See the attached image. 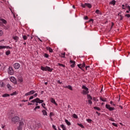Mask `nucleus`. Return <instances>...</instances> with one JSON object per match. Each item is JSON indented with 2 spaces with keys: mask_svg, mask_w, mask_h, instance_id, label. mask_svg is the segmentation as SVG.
Listing matches in <instances>:
<instances>
[{
  "mask_svg": "<svg viewBox=\"0 0 130 130\" xmlns=\"http://www.w3.org/2000/svg\"><path fill=\"white\" fill-rule=\"evenodd\" d=\"M40 126H41V124L34 121L31 123V125L29 126V128H30L31 130H35L39 128Z\"/></svg>",
  "mask_w": 130,
  "mask_h": 130,
  "instance_id": "nucleus-1",
  "label": "nucleus"
},
{
  "mask_svg": "<svg viewBox=\"0 0 130 130\" xmlns=\"http://www.w3.org/2000/svg\"><path fill=\"white\" fill-rule=\"evenodd\" d=\"M41 69L42 70V71H48V72H52V71H53V69L50 68V67L48 66H46V67H44L43 66H42L41 68Z\"/></svg>",
  "mask_w": 130,
  "mask_h": 130,
  "instance_id": "nucleus-2",
  "label": "nucleus"
},
{
  "mask_svg": "<svg viewBox=\"0 0 130 130\" xmlns=\"http://www.w3.org/2000/svg\"><path fill=\"white\" fill-rule=\"evenodd\" d=\"M19 120H20V118L18 116H15L12 118V122H14L15 123H16V122H18Z\"/></svg>",
  "mask_w": 130,
  "mask_h": 130,
  "instance_id": "nucleus-3",
  "label": "nucleus"
},
{
  "mask_svg": "<svg viewBox=\"0 0 130 130\" xmlns=\"http://www.w3.org/2000/svg\"><path fill=\"white\" fill-rule=\"evenodd\" d=\"M106 108L107 109H109L110 111H113L114 109H115L114 108H112L110 107V105H106Z\"/></svg>",
  "mask_w": 130,
  "mask_h": 130,
  "instance_id": "nucleus-4",
  "label": "nucleus"
},
{
  "mask_svg": "<svg viewBox=\"0 0 130 130\" xmlns=\"http://www.w3.org/2000/svg\"><path fill=\"white\" fill-rule=\"evenodd\" d=\"M8 74L9 75H13L14 74V70H13V68L11 67L9 68Z\"/></svg>",
  "mask_w": 130,
  "mask_h": 130,
  "instance_id": "nucleus-5",
  "label": "nucleus"
},
{
  "mask_svg": "<svg viewBox=\"0 0 130 130\" xmlns=\"http://www.w3.org/2000/svg\"><path fill=\"white\" fill-rule=\"evenodd\" d=\"M10 81L12 83H14V84H17V79L14 77H11L10 78Z\"/></svg>",
  "mask_w": 130,
  "mask_h": 130,
  "instance_id": "nucleus-6",
  "label": "nucleus"
},
{
  "mask_svg": "<svg viewBox=\"0 0 130 130\" xmlns=\"http://www.w3.org/2000/svg\"><path fill=\"white\" fill-rule=\"evenodd\" d=\"M13 67L15 70H18L20 68V64L19 63H15L13 64Z\"/></svg>",
  "mask_w": 130,
  "mask_h": 130,
  "instance_id": "nucleus-7",
  "label": "nucleus"
},
{
  "mask_svg": "<svg viewBox=\"0 0 130 130\" xmlns=\"http://www.w3.org/2000/svg\"><path fill=\"white\" fill-rule=\"evenodd\" d=\"M34 93H35V90H31L29 92L25 93V96H29L30 95H33V94H34Z\"/></svg>",
  "mask_w": 130,
  "mask_h": 130,
  "instance_id": "nucleus-8",
  "label": "nucleus"
},
{
  "mask_svg": "<svg viewBox=\"0 0 130 130\" xmlns=\"http://www.w3.org/2000/svg\"><path fill=\"white\" fill-rule=\"evenodd\" d=\"M4 48H9V49H12L13 47H10L9 46H0V49H3Z\"/></svg>",
  "mask_w": 130,
  "mask_h": 130,
  "instance_id": "nucleus-9",
  "label": "nucleus"
},
{
  "mask_svg": "<svg viewBox=\"0 0 130 130\" xmlns=\"http://www.w3.org/2000/svg\"><path fill=\"white\" fill-rule=\"evenodd\" d=\"M43 102H44V101H43V100H40V98H37V103H43Z\"/></svg>",
  "mask_w": 130,
  "mask_h": 130,
  "instance_id": "nucleus-10",
  "label": "nucleus"
},
{
  "mask_svg": "<svg viewBox=\"0 0 130 130\" xmlns=\"http://www.w3.org/2000/svg\"><path fill=\"white\" fill-rule=\"evenodd\" d=\"M51 102L53 103V104H54L55 105H56V106H57V103H56V102H55V100H54V99L51 98Z\"/></svg>",
  "mask_w": 130,
  "mask_h": 130,
  "instance_id": "nucleus-11",
  "label": "nucleus"
},
{
  "mask_svg": "<svg viewBox=\"0 0 130 130\" xmlns=\"http://www.w3.org/2000/svg\"><path fill=\"white\" fill-rule=\"evenodd\" d=\"M70 63H73L71 65V68H75V64L76 63V62L75 61L70 60Z\"/></svg>",
  "mask_w": 130,
  "mask_h": 130,
  "instance_id": "nucleus-12",
  "label": "nucleus"
},
{
  "mask_svg": "<svg viewBox=\"0 0 130 130\" xmlns=\"http://www.w3.org/2000/svg\"><path fill=\"white\" fill-rule=\"evenodd\" d=\"M82 94L83 95H87V94H89V90H83V91H82Z\"/></svg>",
  "mask_w": 130,
  "mask_h": 130,
  "instance_id": "nucleus-13",
  "label": "nucleus"
},
{
  "mask_svg": "<svg viewBox=\"0 0 130 130\" xmlns=\"http://www.w3.org/2000/svg\"><path fill=\"white\" fill-rule=\"evenodd\" d=\"M64 87L67 89H69V90H71V91L73 90V87L71 85L66 86Z\"/></svg>",
  "mask_w": 130,
  "mask_h": 130,
  "instance_id": "nucleus-14",
  "label": "nucleus"
},
{
  "mask_svg": "<svg viewBox=\"0 0 130 130\" xmlns=\"http://www.w3.org/2000/svg\"><path fill=\"white\" fill-rule=\"evenodd\" d=\"M85 6L86 7H87V8H89V9H91V8H92V5L89 3H85Z\"/></svg>",
  "mask_w": 130,
  "mask_h": 130,
  "instance_id": "nucleus-15",
  "label": "nucleus"
},
{
  "mask_svg": "<svg viewBox=\"0 0 130 130\" xmlns=\"http://www.w3.org/2000/svg\"><path fill=\"white\" fill-rule=\"evenodd\" d=\"M47 50H49V52H53V50H52V48L47 47Z\"/></svg>",
  "mask_w": 130,
  "mask_h": 130,
  "instance_id": "nucleus-16",
  "label": "nucleus"
},
{
  "mask_svg": "<svg viewBox=\"0 0 130 130\" xmlns=\"http://www.w3.org/2000/svg\"><path fill=\"white\" fill-rule=\"evenodd\" d=\"M2 97L6 98V97H10V94L9 93H5L2 95Z\"/></svg>",
  "mask_w": 130,
  "mask_h": 130,
  "instance_id": "nucleus-17",
  "label": "nucleus"
},
{
  "mask_svg": "<svg viewBox=\"0 0 130 130\" xmlns=\"http://www.w3.org/2000/svg\"><path fill=\"white\" fill-rule=\"evenodd\" d=\"M65 122L67 123L69 126H70L71 125V122L69 121L67 119H65Z\"/></svg>",
  "mask_w": 130,
  "mask_h": 130,
  "instance_id": "nucleus-18",
  "label": "nucleus"
},
{
  "mask_svg": "<svg viewBox=\"0 0 130 130\" xmlns=\"http://www.w3.org/2000/svg\"><path fill=\"white\" fill-rule=\"evenodd\" d=\"M82 88L84 89V90L85 91H89V88L86 87V86L85 85H83Z\"/></svg>",
  "mask_w": 130,
  "mask_h": 130,
  "instance_id": "nucleus-19",
  "label": "nucleus"
},
{
  "mask_svg": "<svg viewBox=\"0 0 130 130\" xmlns=\"http://www.w3.org/2000/svg\"><path fill=\"white\" fill-rule=\"evenodd\" d=\"M24 125V122L23 121H20L19 122V125L18 126L19 127H23Z\"/></svg>",
  "mask_w": 130,
  "mask_h": 130,
  "instance_id": "nucleus-20",
  "label": "nucleus"
},
{
  "mask_svg": "<svg viewBox=\"0 0 130 130\" xmlns=\"http://www.w3.org/2000/svg\"><path fill=\"white\" fill-rule=\"evenodd\" d=\"M13 39L15 40V42H18V40H19V37L17 36L13 37Z\"/></svg>",
  "mask_w": 130,
  "mask_h": 130,
  "instance_id": "nucleus-21",
  "label": "nucleus"
},
{
  "mask_svg": "<svg viewBox=\"0 0 130 130\" xmlns=\"http://www.w3.org/2000/svg\"><path fill=\"white\" fill-rule=\"evenodd\" d=\"M87 99H88V100H93V98H92L91 96H90V94H87Z\"/></svg>",
  "mask_w": 130,
  "mask_h": 130,
  "instance_id": "nucleus-22",
  "label": "nucleus"
},
{
  "mask_svg": "<svg viewBox=\"0 0 130 130\" xmlns=\"http://www.w3.org/2000/svg\"><path fill=\"white\" fill-rule=\"evenodd\" d=\"M115 3H116V2L115 0H113L110 2V5H113V6H114L115 5Z\"/></svg>",
  "mask_w": 130,
  "mask_h": 130,
  "instance_id": "nucleus-23",
  "label": "nucleus"
},
{
  "mask_svg": "<svg viewBox=\"0 0 130 130\" xmlns=\"http://www.w3.org/2000/svg\"><path fill=\"white\" fill-rule=\"evenodd\" d=\"M0 21H2V22L3 23V24H7V20L4 19H1Z\"/></svg>",
  "mask_w": 130,
  "mask_h": 130,
  "instance_id": "nucleus-24",
  "label": "nucleus"
},
{
  "mask_svg": "<svg viewBox=\"0 0 130 130\" xmlns=\"http://www.w3.org/2000/svg\"><path fill=\"white\" fill-rule=\"evenodd\" d=\"M42 113L43 115H47V112H46V111H45V110H42Z\"/></svg>",
  "mask_w": 130,
  "mask_h": 130,
  "instance_id": "nucleus-25",
  "label": "nucleus"
},
{
  "mask_svg": "<svg viewBox=\"0 0 130 130\" xmlns=\"http://www.w3.org/2000/svg\"><path fill=\"white\" fill-rule=\"evenodd\" d=\"M61 127L62 128L63 130H67V128H66V126H64V124H61Z\"/></svg>",
  "mask_w": 130,
  "mask_h": 130,
  "instance_id": "nucleus-26",
  "label": "nucleus"
},
{
  "mask_svg": "<svg viewBox=\"0 0 130 130\" xmlns=\"http://www.w3.org/2000/svg\"><path fill=\"white\" fill-rule=\"evenodd\" d=\"M93 109L96 110H98L99 111H100V110H101V109L99 108L98 107H94Z\"/></svg>",
  "mask_w": 130,
  "mask_h": 130,
  "instance_id": "nucleus-27",
  "label": "nucleus"
},
{
  "mask_svg": "<svg viewBox=\"0 0 130 130\" xmlns=\"http://www.w3.org/2000/svg\"><path fill=\"white\" fill-rule=\"evenodd\" d=\"M7 87L9 89V90H12V86H11V85L7 84Z\"/></svg>",
  "mask_w": 130,
  "mask_h": 130,
  "instance_id": "nucleus-28",
  "label": "nucleus"
},
{
  "mask_svg": "<svg viewBox=\"0 0 130 130\" xmlns=\"http://www.w3.org/2000/svg\"><path fill=\"white\" fill-rule=\"evenodd\" d=\"M31 102H32V103H35V102L37 103V98L31 101Z\"/></svg>",
  "mask_w": 130,
  "mask_h": 130,
  "instance_id": "nucleus-29",
  "label": "nucleus"
},
{
  "mask_svg": "<svg viewBox=\"0 0 130 130\" xmlns=\"http://www.w3.org/2000/svg\"><path fill=\"white\" fill-rule=\"evenodd\" d=\"M6 55H9V54H11V51L8 50L7 51H6Z\"/></svg>",
  "mask_w": 130,
  "mask_h": 130,
  "instance_id": "nucleus-30",
  "label": "nucleus"
},
{
  "mask_svg": "<svg viewBox=\"0 0 130 130\" xmlns=\"http://www.w3.org/2000/svg\"><path fill=\"white\" fill-rule=\"evenodd\" d=\"M17 91H14L12 93H11V96H14V95H17Z\"/></svg>",
  "mask_w": 130,
  "mask_h": 130,
  "instance_id": "nucleus-31",
  "label": "nucleus"
},
{
  "mask_svg": "<svg viewBox=\"0 0 130 130\" xmlns=\"http://www.w3.org/2000/svg\"><path fill=\"white\" fill-rule=\"evenodd\" d=\"M78 125H79V126H80V127H82V128H84L85 127L84 125H83V124L81 123H78Z\"/></svg>",
  "mask_w": 130,
  "mask_h": 130,
  "instance_id": "nucleus-32",
  "label": "nucleus"
},
{
  "mask_svg": "<svg viewBox=\"0 0 130 130\" xmlns=\"http://www.w3.org/2000/svg\"><path fill=\"white\" fill-rule=\"evenodd\" d=\"M58 65L59 67H62L63 68H66V66H65L64 64H61V63H58Z\"/></svg>",
  "mask_w": 130,
  "mask_h": 130,
  "instance_id": "nucleus-33",
  "label": "nucleus"
},
{
  "mask_svg": "<svg viewBox=\"0 0 130 130\" xmlns=\"http://www.w3.org/2000/svg\"><path fill=\"white\" fill-rule=\"evenodd\" d=\"M100 100H101V101H103V102H106L107 101L106 100V99H105V100L103 99V98H100Z\"/></svg>",
  "mask_w": 130,
  "mask_h": 130,
  "instance_id": "nucleus-34",
  "label": "nucleus"
},
{
  "mask_svg": "<svg viewBox=\"0 0 130 130\" xmlns=\"http://www.w3.org/2000/svg\"><path fill=\"white\" fill-rule=\"evenodd\" d=\"M40 108V106H37L34 109L35 111H36V109H39Z\"/></svg>",
  "mask_w": 130,
  "mask_h": 130,
  "instance_id": "nucleus-35",
  "label": "nucleus"
},
{
  "mask_svg": "<svg viewBox=\"0 0 130 130\" xmlns=\"http://www.w3.org/2000/svg\"><path fill=\"white\" fill-rule=\"evenodd\" d=\"M22 38H23V40H27V36H26L25 35H24V36L23 35Z\"/></svg>",
  "mask_w": 130,
  "mask_h": 130,
  "instance_id": "nucleus-36",
  "label": "nucleus"
},
{
  "mask_svg": "<svg viewBox=\"0 0 130 130\" xmlns=\"http://www.w3.org/2000/svg\"><path fill=\"white\" fill-rule=\"evenodd\" d=\"M86 121H87V122H89V123H91V122H92V120H91V119H87Z\"/></svg>",
  "mask_w": 130,
  "mask_h": 130,
  "instance_id": "nucleus-37",
  "label": "nucleus"
},
{
  "mask_svg": "<svg viewBox=\"0 0 130 130\" xmlns=\"http://www.w3.org/2000/svg\"><path fill=\"white\" fill-rule=\"evenodd\" d=\"M81 66H82V64H78L77 65V67H78V68H79V69H80V70H82L83 69V67H81Z\"/></svg>",
  "mask_w": 130,
  "mask_h": 130,
  "instance_id": "nucleus-38",
  "label": "nucleus"
},
{
  "mask_svg": "<svg viewBox=\"0 0 130 130\" xmlns=\"http://www.w3.org/2000/svg\"><path fill=\"white\" fill-rule=\"evenodd\" d=\"M42 107H43V108L44 109H46V108L45 107V103L42 104Z\"/></svg>",
  "mask_w": 130,
  "mask_h": 130,
  "instance_id": "nucleus-39",
  "label": "nucleus"
},
{
  "mask_svg": "<svg viewBox=\"0 0 130 130\" xmlns=\"http://www.w3.org/2000/svg\"><path fill=\"white\" fill-rule=\"evenodd\" d=\"M73 116L74 118H78V116L76 114H74Z\"/></svg>",
  "mask_w": 130,
  "mask_h": 130,
  "instance_id": "nucleus-40",
  "label": "nucleus"
},
{
  "mask_svg": "<svg viewBox=\"0 0 130 130\" xmlns=\"http://www.w3.org/2000/svg\"><path fill=\"white\" fill-rule=\"evenodd\" d=\"M81 64V67L82 68H85V67H86V64H85L84 62L83 63H82V64Z\"/></svg>",
  "mask_w": 130,
  "mask_h": 130,
  "instance_id": "nucleus-41",
  "label": "nucleus"
},
{
  "mask_svg": "<svg viewBox=\"0 0 130 130\" xmlns=\"http://www.w3.org/2000/svg\"><path fill=\"white\" fill-rule=\"evenodd\" d=\"M112 125H114V126H115L116 127H117V126H118L117 125V124H116L115 123H112Z\"/></svg>",
  "mask_w": 130,
  "mask_h": 130,
  "instance_id": "nucleus-42",
  "label": "nucleus"
},
{
  "mask_svg": "<svg viewBox=\"0 0 130 130\" xmlns=\"http://www.w3.org/2000/svg\"><path fill=\"white\" fill-rule=\"evenodd\" d=\"M61 55H63L62 56V57H63V58H64V57H66V53L64 52L63 53H61Z\"/></svg>",
  "mask_w": 130,
  "mask_h": 130,
  "instance_id": "nucleus-43",
  "label": "nucleus"
},
{
  "mask_svg": "<svg viewBox=\"0 0 130 130\" xmlns=\"http://www.w3.org/2000/svg\"><path fill=\"white\" fill-rule=\"evenodd\" d=\"M81 7H82V8H86V5H85V3L84 4H83L82 3L81 4Z\"/></svg>",
  "mask_w": 130,
  "mask_h": 130,
  "instance_id": "nucleus-44",
  "label": "nucleus"
},
{
  "mask_svg": "<svg viewBox=\"0 0 130 130\" xmlns=\"http://www.w3.org/2000/svg\"><path fill=\"white\" fill-rule=\"evenodd\" d=\"M52 127L54 130H57V129H56V126L55 125H53Z\"/></svg>",
  "mask_w": 130,
  "mask_h": 130,
  "instance_id": "nucleus-45",
  "label": "nucleus"
},
{
  "mask_svg": "<svg viewBox=\"0 0 130 130\" xmlns=\"http://www.w3.org/2000/svg\"><path fill=\"white\" fill-rule=\"evenodd\" d=\"M44 56H45V57H46L47 58V57H48L49 56V55H48V54L45 53L44 54Z\"/></svg>",
  "mask_w": 130,
  "mask_h": 130,
  "instance_id": "nucleus-46",
  "label": "nucleus"
},
{
  "mask_svg": "<svg viewBox=\"0 0 130 130\" xmlns=\"http://www.w3.org/2000/svg\"><path fill=\"white\" fill-rule=\"evenodd\" d=\"M1 87H5V84L4 83V82L1 83Z\"/></svg>",
  "mask_w": 130,
  "mask_h": 130,
  "instance_id": "nucleus-47",
  "label": "nucleus"
},
{
  "mask_svg": "<svg viewBox=\"0 0 130 130\" xmlns=\"http://www.w3.org/2000/svg\"><path fill=\"white\" fill-rule=\"evenodd\" d=\"M95 13H96V14H98H98H99V13H100V11L99 10H96L95 11Z\"/></svg>",
  "mask_w": 130,
  "mask_h": 130,
  "instance_id": "nucleus-48",
  "label": "nucleus"
},
{
  "mask_svg": "<svg viewBox=\"0 0 130 130\" xmlns=\"http://www.w3.org/2000/svg\"><path fill=\"white\" fill-rule=\"evenodd\" d=\"M109 120H111V121H115V120L112 118H109Z\"/></svg>",
  "mask_w": 130,
  "mask_h": 130,
  "instance_id": "nucleus-49",
  "label": "nucleus"
},
{
  "mask_svg": "<svg viewBox=\"0 0 130 130\" xmlns=\"http://www.w3.org/2000/svg\"><path fill=\"white\" fill-rule=\"evenodd\" d=\"M34 98V96L31 95L29 98V100H32V99H33Z\"/></svg>",
  "mask_w": 130,
  "mask_h": 130,
  "instance_id": "nucleus-50",
  "label": "nucleus"
},
{
  "mask_svg": "<svg viewBox=\"0 0 130 130\" xmlns=\"http://www.w3.org/2000/svg\"><path fill=\"white\" fill-rule=\"evenodd\" d=\"M3 34H4L3 30H0V36H2Z\"/></svg>",
  "mask_w": 130,
  "mask_h": 130,
  "instance_id": "nucleus-51",
  "label": "nucleus"
},
{
  "mask_svg": "<svg viewBox=\"0 0 130 130\" xmlns=\"http://www.w3.org/2000/svg\"><path fill=\"white\" fill-rule=\"evenodd\" d=\"M88 103L89 104L92 105V101H91V100H88Z\"/></svg>",
  "mask_w": 130,
  "mask_h": 130,
  "instance_id": "nucleus-52",
  "label": "nucleus"
},
{
  "mask_svg": "<svg viewBox=\"0 0 130 130\" xmlns=\"http://www.w3.org/2000/svg\"><path fill=\"white\" fill-rule=\"evenodd\" d=\"M120 21L122 20V19H123V16H122V15H120Z\"/></svg>",
  "mask_w": 130,
  "mask_h": 130,
  "instance_id": "nucleus-53",
  "label": "nucleus"
},
{
  "mask_svg": "<svg viewBox=\"0 0 130 130\" xmlns=\"http://www.w3.org/2000/svg\"><path fill=\"white\" fill-rule=\"evenodd\" d=\"M125 17H127V18H130V15L129 14H125Z\"/></svg>",
  "mask_w": 130,
  "mask_h": 130,
  "instance_id": "nucleus-54",
  "label": "nucleus"
},
{
  "mask_svg": "<svg viewBox=\"0 0 130 130\" xmlns=\"http://www.w3.org/2000/svg\"><path fill=\"white\" fill-rule=\"evenodd\" d=\"M124 7H125V5H122V9H123V10H125V8H124Z\"/></svg>",
  "mask_w": 130,
  "mask_h": 130,
  "instance_id": "nucleus-55",
  "label": "nucleus"
},
{
  "mask_svg": "<svg viewBox=\"0 0 130 130\" xmlns=\"http://www.w3.org/2000/svg\"><path fill=\"white\" fill-rule=\"evenodd\" d=\"M84 20H88L89 18H88V16H86L85 17H84Z\"/></svg>",
  "mask_w": 130,
  "mask_h": 130,
  "instance_id": "nucleus-56",
  "label": "nucleus"
},
{
  "mask_svg": "<svg viewBox=\"0 0 130 130\" xmlns=\"http://www.w3.org/2000/svg\"><path fill=\"white\" fill-rule=\"evenodd\" d=\"M57 83H58V84H62V82H60V80H58L57 81Z\"/></svg>",
  "mask_w": 130,
  "mask_h": 130,
  "instance_id": "nucleus-57",
  "label": "nucleus"
},
{
  "mask_svg": "<svg viewBox=\"0 0 130 130\" xmlns=\"http://www.w3.org/2000/svg\"><path fill=\"white\" fill-rule=\"evenodd\" d=\"M22 128H23V127L18 126L17 130H22Z\"/></svg>",
  "mask_w": 130,
  "mask_h": 130,
  "instance_id": "nucleus-58",
  "label": "nucleus"
},
{
  "mask_svg": "<svg viewBox=\"0 0 130 130\" xmlns=\"http://www.w3.org/2000/svg\"><path fill=\"white\" fill-rule=\"evenodd\" d=\"M18 81L22 83V82H23V80L22 79H18Z\"/></svg>",
  "mask_w": 130,
  "mask_h": 130,
  "instance_id": "nucleus-59",
  "label": "nucleus"
},
{
  "mask_svg": "<svg viewBox=\"0 0 130 130\" xmlns=\"http://www.w3.org/2000/svg\"><path fill=\"white\" fill-rule=\"evenodd\" d=\"M38 95V94H37V93H35V94L34 95H32V96H34V97H37Z\"/></svg>",
  "mask_w": 130,
  "mask_h": 130,
  "instance_id": "nucleus-60",
  "label": "nucleus"
},
{
  "mask_svg": "<svg viewBox=\"0 0 130 130\" xmlns=\"http://www.w3.org/2000/svg\"><path fill=\"white\" fill-rule=\"evenodd\" d=\"M53 114V113L52 112L50 113V115H49L50 117H51V116H52Z\"/></svg>",
  "mask_w": 130,
  "mask_h": 130,
  "instance_id": "nucleus-61",
  "label": "nucleus"
},
{
  "mask_svg": "<svg viewBox=\"0 0 130 130\" xmlns=\"http://www.w3.org/2000/svg\"><path fill=\"white\" fill-rule=\"evenodd\" d=\"M125 8H128V7H129V6H128V4H125Z\"/></svg>",
  "mask_w": 130,
  "mask_h": 130,
  "instance_id": "nucleus-62",
  "label": "nucleus"
},
{
  "mask_svg": "<svg viewBox=\"0 0 130 130\" xmlns=\"http://www.w3.org/2000/svg\"><path fill=\"white\" fill-rule=\"evenodd\" d=\"M89 68H90V66H89L85 67V69H86V70H88V69Z\"/></svg>",
  "mask_w": 130,
  "mask_h": 130,
  "instance_id": "nucleus-63",
  "label": "nucleus"
},
{
  "mask_svg": "<svg viewBox=\"0 0 130 130\" xmlns=\"http://www.w3.org/2000/svg\"><path fill=\"white\" fill-rule=\"evenodd\" d=\"M128 8L129 12H130V6H128V8Z\"/></svg>",
  "mask_w": 130,
  "mask_h": 130,
  "instance_id": "nucleus-64",
  "label": "nucleus"
}]
</instances>
